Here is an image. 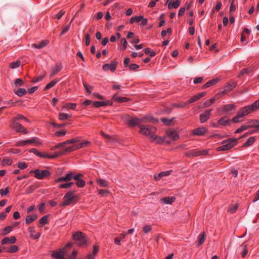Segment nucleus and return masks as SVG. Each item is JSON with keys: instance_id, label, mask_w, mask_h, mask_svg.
<instances>
[{"instance_id": "obj_37", "label": "nucleus", "mask_w": 259, "mask_h": 259, "mask_svg": "<svg viewBox=\"0 0 259 259\" xmlns=\"http://www.w3.org/2000/svg\"><path fill=\"white\" fill-rule=\"evenodd\" d=\"M255 141V138L254 137H250L246 142L243 144V146L248 147L252 145Z\"/></svg>"}, {"instance_id": "obj_64", "label": "nucleus", "mask_w": 259, "mask_h": 259, "mask_svg": "<svg viewBox=\"0 0 259 259\" xmlns=\"http://www.w3.org/2000/svg\"><path fill=\"white\" fill-rule=\"evenodd\" d=\"M64 13L65 12L63 10H61L57 14L55 15V16H53V17L57 19H60Z\"/></svg>"}, {"instance_id": "obj_8", "label": "nucleus", "mask_w": 259, "mask_h": 259, "mask_svg": "<svg viewBox=\"0 0 259 259\" xmlns=\"http://www.w3.org/2000/svg\"><path fill=\"white\" fill-rule=\"evenodd\" d=\"M90 143V142L89 141H84L80 143L65 148L62 152H63V154L66 152H71L78 149L87 146Z\"/></svg>"}, {"instance_id": "obj_55", "label": "nucleus", "mask_w": 259, "mask_h": 259, "mask_svg": "<svg viewBox=\"0 0 259 259\" xmlns=\"http://www.w3.org/2000/svg\"><path fill=\"white\" fill-rule=\"evenodd\" d=\"M36 156L41 158H48L49 154L45 152H40L38 151Z\"/></svg>"}, {"instance_id": "obj_19", "label": "nucleus", "mask_w": 259, "mask_h": 259, "mask_svg": "<svg viewBox=\"0 0 259 259\" xmlns=\"http://www.w3.org/2000/svg\"><path fill=\"white\" fill-rule=\"evenodd\" d=\"M112 99L117 103H124L130 101V99L126 97H122L119 96L117 94H115L112 97Z\"/></svg>"}, {"instance_id": "obj_43", "label": "nucleus", "mask_w": 259, "mask_h": 259, "mask_svg": "<svg viewBox=\"0 0 259 259\" xmlns=\"http://www.w3.org/2000/svg\"><path fill=\"white\" fill-rule=\"evenodd\" d=\"M28 145L27 140H20L16 142L15 146L17 147H23Z\"/></svg>"}, {"instance_id": "obj_1", "label": "nucleus", "mask_w": 259, "mask_h": 259, "mask_svg": "<svg viewBox=\"0 0 259 259\" xmlns=\"http://www.w3.org/2000/svg\"><path fill=\"white\" fill-rule=\"evenodd\" d=\"M259 108V99L255 101L251 105L246 106L242 108L239 109L238 111L237 115L234 117L231 120V122L238 123L241 121L240 118H242L248 114Z\"/></svg>"}, {"instance_id": "obj_58", "label": "nucleus", "mask_w": 259, "mask_h": 259, "mask_svg": "<svg viewBox=\"0 0 259 259\" xmlns=\"http://www.w3.org/2000/svg\"><path fill=\"white\" fill-rule=\"evenodd\" d=\"M93 105L95 107L97 108L105 106L104 101H95L93 103Z\"/></svg>"}, {"instance_id": "obj_33", "label": "nucleus", "mask_w": 259, "mask_h": 259, "mask_svg": "<svg viewBox=\"0 0 259 259\" xmlns=\"http://www.w3.org/2000/svg\"><path fill=\"white\" fill-rule=\"evenodd\" d=\"M206 239V235L205 232H202L198 236V245H202Z\"/></svg>"}, {"instance_id": "obj_3", "label": "nucleus", "mask_w": 259, "mask_h": 259, "mask_svg": "<svg viewBox=\"0 0 259 259\" xmlns=\"http://www.w3.org/2000/svg\"><path fill=\"white\" fill-rule=\"evenodd\" d=\"M72 247L71 243H68L64 247L58 250L52 251V256L55 259H66L65 256L67 255V248Z\"/></svg>"}, {"instance_id": "obj_27", "label": "nucleus", "mask_w": 259, "mask_h": 259, "mask_svg": "<svg viewBox=\"0 0 259 259\" xmlns=\"http://www.w3.org/2000/svg\"><path fill=\"white\" fill-rule=\"evenodd\" d=\"M28 231L30 234V237L34 239H37L39 238L41 235L40 233H37L36 234L34 235L35 232V230L34 229V227H30L28 228Z\"/></svg>"}, {"instance_id": "obj_46", "label": "nucleus", "mask_w": 259, "mask_h": 259, "mask_svg": "<svg viewBox=\"0 0 259 259\" xmlns=\"http://www.w3.org/2000/svg\"><path fill=\"white\" fill-rule=\"evenodd\" d=\"M144 52H145V54L149 55L151 57H154L156 54L154 51L151 50L149 48L145 49Z\"/></svg>"}, {"instance_id": "obj_44", "label": "nucleus", "mask_w": 259, "mask_h": 259, "mask_svg": "<svg viewBox=\"0 0 259 259\" xmlns=\"http://www.w3.org/2000/svg\"><path fill=\"white\" fill-rule=\"evenodd\" d=\"M173 119L174 118L168 119L167 118H162L161 120L165 125H170L172 123Z\"/></svg>"}, {"instance_id": "obj_62", "label": "nucleus", "mask_w": 259, "mask_h": 259, "mask_svg": "<svg viewBox=\"0 0 259 259\" xmlns=\"http://www.w3.org/2000/svg\"><path fill=\"white\" fill-rule=\"evenodd\" d=\"M236 84L235 83L228 84L225 87V91H231L235 88Z\"/></svg>"}, {"instance_id": "obj_31", "label": "nucleus", "mask_w": 259, "mask_h": 259, "mask_svg": "<svg viewBox=\"0 0 259 259\" xmlns=\"http://www.w3.org/2000/svg\"><path fill=\"white\" fill-rule=\"evenodd\" d=\"M99 251V247L97 245H94L93 247V251L92 253L89 254L87 256L88 259H95L96 255Z\"/></svg>"}, {"instance_id": "obj_53", "label": "nucleus", "mask_w": 259, "mask_h": 259, "mask_svg": "<svg viewBox=\"0 0 259 259\" xmlns=\"http://www.w3.org/2000/svg\"><path fill=\"white\" fill-rule=\"evenodd\" d=\"M18 251V247L17 245H14L11 246L8 252L9 253H15Z\"/></svg>"}, {"instance_id": "obj_7", "label": "nucleus", "mask_w": 259, "mask_h": 259, "mask_svg": "<svg viewBox=\"0 0 259 259\" xmlns=\"http://www.w3.org/2000/svg\"><path fill=\"white\" fill-rule=\"evenodd\" d=\"M30 172L34 174L35 178L39 180L44 179L45 178L51 176L50 172L48 170H40L38 169H36L35 170H31Z\"/></svg>"}, {"instance_id": "obj_51", "label": "nucleus", "mask_w": 259, "mask_h": 259, "mask_svg": "<svg viewBox=\"0 0 259 259\" xmlns=\"http://www.w3.org/2000/svg\"><path fill=\"white\" fill-rule=\"evenodd\" d=\"M199 99V97L198 96V95L196 94L193 96L191 98H190L189 100H188L187 101V104H190L193 102H195L198 100Z\"/></svg>"}, {"instance_id": "obj_28", "label": "nucleus", "mask_w": 259, "mask_h": 259, "mask_svg": "<svg viewBox=\"0 0 259 259\" xmlns=\"http://www.w3.org/2000/svg\"><path fill=\"white\" fill-rule=\"evenodd\" d=\"M97 183L100 187H108L109 183L105 179H98L96 180Z\"/></svg>"}, {"instance_id": "obj_35", "label": "nucleus", "mask_w": 259, "mask_h": 259, "mask_svg": "<svg viewBox=\"0 0 259 259\" xmlns=\"http://www.w3.org/2000/svg\"><path fill=\"white\" fill-rule=\"evenodd\" d=\"M151 142L155 141L156 143L161 144L163 142V139L160 137H158L155 134L151 136V138L150 140Z\"/></svg>"}, {"instance_id": "obj_63", "label": "nucleus", "mask_w": 259, "mask_h": 259, "mask_svg": "<svg viewBox=\"0 0 259 259\" xmlns=\"http://www.w3.org/2000/svg\"><path fill=\"white\" fill-rule=\"evenodd\" d=\"M128 67L131 71H135L139 68V66L137 64H131Z\"/></svg>"}, {"instance_id": "obj_15", "label": "nucleus", "mask_w": 259, "mask_h": 259, "mask_svg": "<svg viewBox=\"0 0 259 259\" xmlns=\"http://www.w3.org/2000/svg\"><path fill=\"white\" fill-rule=\"evenodd\" d=\"M207 132V129L204 127H198L192 130L191 134L193 136H203Z\"/></svg>"}, {"instance_id": "obj_57", "label": "nucleus", "mask_w": 259, "mask_h": 259, "mask_svg": "<svg viewBox=\"0 0 259 259\" xmlns=\"http://www.w3.org/2000/svg\"><path fill=\"white\" fill-rule=\"evenodd\" d=\"M66 131L65 130H61L60 131H58L55 133L54 135L56 137H62L64 136L66 134Z\"/></svg>"}, {"instance_id": "obj_45", "label": "nucleus", "mask_w": 259, "mask_h": 259, "mask_svg": "<svg viewBox=\"0 0 259 259\" xmlns=\"http://www.w3.org/2000/svg\"><path fill=\"white\" fill-rule=\"evenodd\" d=\"M73 184H74V183L73 182H69V183H65V184H62L59 186V188H60V189H61V188L68 189V188H70Z\"/></svg>"}, {"instance_id": "obj_10", "label": "nucleus", "mask_w": 259, "mask_h": 259, "mask_svg": "<svg viewBox=\"0 0 259 259\" xmlns=\"http://www.w3.org/2000/svg\"><path fill=\"white\" fill-rule=\"evenodd\" d=\"M11 126L17 133H22L24 134H27L28 133L27 128L24 127L21 123L16 121H13Z\"/></svg>"}, {"instance_id": "obj_50", "label": "nucleus", "mask_w": 259, "mask_h": 259, "mask_svg": "<svg viewBox=\"0 0 259 259\" xmlns=\"http://www.w3.org/2000/svg\"><path fill=\"white\" fill-rule=\"evenodd\" d=\"M79 138L76 137L75 138H73L72 139L67 140V141H65L64 142L65 143V145H66V144H69L75 143L79 142Z\"/></svg>"}, {"instance_id": "obj_25", "label": "nucleus", "mask_w": 259, "mask_h": 259, "mask_svg": "<svg viewBox=\"0 0 259 259\" xmlns=\"http://www.w3.org/2000/svg\"><path fill=\"white\" fill-rule=\"evenodd\" d=\"M180 3L181 0L171 1L168 4V9H177L180 6Z\"/></svg>"}, {"instance_id": "obj_11", "label": "nucleus", "mask_w": 259, "mask_h": 259, "mask_svg": "<svg viewBox=\"0 0 259 259\" xmlns=\"http://www.w3.org/2000/svg\"><path fill=\"white\" fill-rule=\"evenodd\" d=\"M123 119L126 123L131 126H134L135 125H141L139 122V119L137 117L131 118L129 115H125L123 117Z\"/></svg>"}, {"instance_id": "obj_48", "label": "nucleus", "mask_w": 259, "mask_h": 259, "mask_svg": "<svg viewBox=\"0 0 259 259\" xmlns=\"http://www.w3.org/2000/svg\"><path fill=\"white\" fill-rule=\"evenodd\" d=\"M21 62L20 61H17L16 62H13L10 63L9 66L10 68L12 69H15L19 67L20 66Z\"/></svg>"}, {"instance_id": "obj_24", "label": "nucleus", "mask_w": 259, "mask_h": 259, "mask_svg": "<svg viewBox=\"0 0 259 259\" xmlns=\"http://www.w3.org/2000/svg\"><path fill=\"white\" fill-rule=\"evenodd\" d=\"M171 172V170H167L165 171H162L160 172L158 175H155L154 177V179L156 181L159 180L161 178L165 176H169Z\"/></svg>"}, {"instance_id": "obj_60", "label": "nucleus", "mask_w": 259, "mask_h": 259, "mask_svg": "<svg viewBox=\"0 0 259 259\" xmlns=\"http://www.w3.org/2000/svg\"><path fill=\"white\" fill-rule=\"evenodd\" d=\"M135 231L134 228L129 229L127 232H123L122 233V238H124L126 235L128 234H133Z\"/></svg>"}, {"instance_id": "obj_38", "label": "nucleus", "mask_w": 259, "mask_h": 259, "mask_svg": "<svg viewBox=\"0 0 259 259\" xmlns=\"http://www.w3.org/2000/svg\"><path fill=\"white\" fill-rule=\"evenodd\" d=\"M143 19V16L140 15L138 16L133 17L130 19V23L133 24L135 22H139Z\"/></svg>"}, {"instance_id": "obj_34", "label": "nucleus", "mask_w": 259, "mask_h": 259, "mask_svg": "<svg viewBox=\"0 0 259 259\" xmlns=\"http://www.w3.org/2000/svg\"><path fill=\"white\" fill-rule=\"evenodd\" d=\"M13 163V160L9 157H5L2 160V165L3 166L11 165Z\"/></svg>"}, {"instance_id": "obj_14", "label": "nucleus", "mask_w": 259, "mask_h": 259, "mask_svg": "<svg viewBox=\"0 0 259 259\" xmlns=\"http://www.w3.org/2000/svg\"><path fill=\"white\" fill-rule=\"evenodd\" d=\"M81 174H77L74 178V180L76 181V185L78 188H83L85 185V181L81 178L82 177Z\"/></svg>"}, {"instance_id": "obj_9", "label": "nucleus", "mask_w": 259, "mask_h": 259, "mask_svg": "<svg viewBox=\"0 0 259 259\" xmlns=\"http://www.w3.org/2000/svg\"><path fill=\"white\" fill-rule=\"evenodd\" d=\"M234 108L235 105L234 104H228L218 108L217 110L220 115H223L228 114L229 112L234 110Z\"/></svg>"}, {"instance_id": "obj_61", "label": "nucleus", "mask_w": 259, "mask_h": 259, "mask_svg": "<svg viewBox=\"0 0 259 259\" xmlns=\"http://www.w3.org/2000/svg\"><path fill=\"white\" fill-rule=\"evenodd\" d=\"M238 205L237 204H236L234 205H232L229 208V211L231 213H234L236 210L237 209H238Z\"/></svg>"}, {"instance_id": "obj_26", "label": "nucleus", "mask_w": 259, "mask_h": 259, "mask_svg": "<svg viewBox=\"0 0 259 259\" xmlns=\"http://www.w3.org/2000/svg\"><path fill=\"white\" fill-rule=\"evenodd\" d=\"M176 199L175 197H165L161 199L160 201L162 203L170 204L173 203Z\"/></svg>"}, {"instance_id": "obj_17", "label": "nucleus", "mask_w": 259, "mask_h": 259, "mask_svg": "<svg viewBox=\"0 0 259 259\" xmlns=\"http://www.w3.org/2000/svg\"><path fill=\"white\" fill-rule=\"evenodd\" d=\"M211 111L212 109L207 110L205 111L203 114H200V120L201 123H204L210 118Z\"/></svg>"}, {"instance_id": "obj_30", "label": "nucleus", "mask_w": 259, "mask_h": 259, "mask_svg": "<svg viewBox=\"0 0 259 259\" xmlns=\"http://www.w3.org/2000/svg\"><path fill=\"white\" fill-rule=\"evenodd\" d=\"M27 142L28 144H34L36 146H40L42 144V142L36 137L27 140Z\"/></svg>"}, {"instance_id": "obj_59", "label": "nucleus", "mask_w": 259, "mask_h": 259, "mask_svg": "<svg viewBox=\"0 0 259 259\" xmlns=\"http://www.w3.org/2000/svg\"><path fill=\"white\" fill-rule=\"evenodd\" d=\"M152 230V227L150 225H145L143 227V230L146 234L148 233Z\"/></svg>"}, {"instance_id": "obj_40", "label": "nucleus", "mask_w": 259, "mask_h": 259, "mask_svg": "<svg viewBox=\"0 0 259 259\" xmlns=\"http://www.w3.org/2000/svg\"><path fill=\"white\" fill-rule=\"evenodd\" d=\"M15 94L19 97H22L27 93L25 89L20 88L15 92Z\"/></svg>"}, {"instance_id": "obj_2", "label": "nucleus", "mask_w": 259, "mask_h": 259, "mask_svg": "<svg viewBox=\"0 0 259 259\" xmlns=\"http://www.w3.org/2000/svg\"><path fill=\"white\" fill-rule=\"evenodd\" d=\"M78 200V196L75 195V191H70L66 193L63 197V201L60 203L61 206H66L76 204Z\"/></svg>"}, {"instance_id": "obj_13", "label": "nucleus", "mask_w": 259, "mask_h": 259, "mask_svg": "<svg viewBox=\"0 0 259 259\" xmlns=\"http://www.w3.org/2000/svg\"><path fill=\"white\" fill-rule=\"evenodd\" d=\"M117 65V62L115 61H113L109 64H104L102 67V69L105 71L110 70L113 72L116 69Z\"/></svg>"}, {"instance_id": "obj_56", "label": "nucleus", "mask_w": 259, "mask_h": 259, "mask_svg": "<svg viewBox=\"0 0 259 259\" xmlns=\"http://www.w3.org/2000/svg\"><path fill=\"white\" fill-rule=\"evenodd\" d=\"M9 193V188L8 187H6L5 189H0V194L2 196H4L7 195Z\"/></svg>"}, {"instance_id": "obj_29", "label": "nucleus", "mask_w": 259, "mask_h": 259, "mask_svg": "<svg viewBox=\"0 0 259 259\" xmlns=\"http://www.w3.org/2000/svg\"><path fill=\"white\" fill-rule=\"evenodd\" d=\"M37 218L36 214L29 215L25 219V223L27 225L30 224L36 220Z\"/></svg>"}, {"instance_id": "obj_16", "label": "nucleus", "mask_w": 259, "mask_h": 259, "mask_svg": "<svg viewBox=\"0 0 259 259\" xmlns=\"http://www.w3.org/2000/svg\"><path fill=\"white\" fill-rule=\"evenodd\" d=\"M167 135L173 140H177L179 139V135L177 132L172 128H170L166 131Z\"/></svg>"}, {"instance_id": "obj_18", "label": "nucleus", "mask_w": 259, "mask_h": 259, "mask_svg": "<svg viewBox=\"0 0 259 259\" xmlns=\"http://www.w3.org/2000/svg\"><path fill=\"white\" fill-rule=\"evenodd\" d=\"M231 121L226 116L222 117L219 120L218 123L222 126H229L231 125Z\"/></svg>"}, {"instance_id": "obj_36", "label": "nucleus", "mask_w": 259, "mask_h": 259, "mask_svg": "<svg viewBox=\"0 0 259 259\" xmlns=\"http://www.w3.org/2000/svg\"><path fill=\"white\" fill-rule=\"evenodd\" d=\"M60 80L59 79H55L47 84L45 87V90H48L53 87Z\"/></svg>"}, {"instance_id": "obj_52", "label": "nucleus", "mask_w": 259, "mask_h": 259, "mask_svg": "<svg viewBox=\"0 0 259 259\" xmlns=\"http://www.w3.org/2000/svg\"><path fill=\"white\" fill-rule=\"evenodd\" d=\"M65 143L64 142H62V143H60L57 144L55 146H53L51 148V150H55L56 149L61 148L64 147L65 146Z\"/></svg>"}, {"instance_id": "obj_42", "label": "nucleus", "mask_w": 259, "mask_h": 259, "mask_svg": "<svg viewBox=\"0 0 259 259\" xmlns=\"http://www.w3.org/2000/svg\"><path fill=\"white\" fill-rule=\"evenodd\" d=\"M71 115H69L65 113H60L59 114V119L61 120H63L71 117Z\"/></svg>"}, {"instance_id": "obj_47", "label": "nucleus", "mask_w": 259, "mask_h": 259, "mask_svg": "<svg viewBox=\"0 0 259 259\" xmlns=\"http://www.w3.org/2000/svg\"><path fill=\"white\" fill-rule=\"evenodd\" d=\"M17 166L20 169H24L28 167V164L25 162L20 161L17 163Z\"/></svg>"}, {"instance_id": "obj_54", "label": "nucleus", "mask_w": 259, "mask_h": 259, "mask_svg": "<svg viewBox=\"0 0 259 259\" xmlns=\"http://www.w3.org/2000/svg\"><path fill=\"white\" fill-rule=\"evenodd\" d=\"M48 215H47L42 217L39 221V223L42 225L47 224L48 223Z\"/></svg>"}, {"instance_id": "obj_21", "label": "nucleus", "mask_w": 259, "mask_h": 259, "mask_svg": "<svg viewBox=\"0 0 259 259\" xmlns=\"http://www.w3.org/2000/svg\"><path fill=\"white\" fill-rule=\"evenodd\" d=\"M238 249L241 250V254L242 257H244L246 256L248 253L247 245L245 243H243L240 246Z\"/></svg>"}, {"instance_id": "obj_4", "label": "nucleus", "mask_w": 259, "mask_h": 259, "mask_svg": "<svg viewBox=\"0 0 259 259\" xmlns=\"http://www.w3.org/2000/svg\"><path fill=\"white\" fill-rule=\"evenodd\" d=\"M238 139L230 138L222 142V145L217 148L218 151H226L230 149L237 143Z\"/></svg>"}, {"instance_id": "obj_5", "label": "nucleus", "mask_w": 259, "mask_h": 259, "mask_svg": "<svg viewBox=\"0 0 259 259\" xmlns=\"http://www.w3.org/2000/svg\"><path fill=\"white\" fill-rule=\"evenodd\" d=\"M140 130L139 133L140 134L148 136L150 139L151 138V136L153 135L156 132V128L154 126L141 125L139 126Z\"/></svg>"}, {"instance_id": "obj_41", "label": "nucleus", "mask_w": 259, "mask_h": 259, "mask_svg": "<svg viewBox=\"0 0 259 259\" xmlns=\"http://www.w3.org/2000/svg\"><path fill=\"white\" fill-rule=\"evenodd\" d=\"M76 174H75V172L72 171L68 172L65 176L67 181H70L73 179H74V178Z\"/></svg>"}, {"instance_id": "obj_12", "label": "nucleus", "mask_w": 259, "mask_h": 259, "mask_svg": "<svg viewBox=\"0 0 259 259\" xmlns=\"http://www.w3.org/2000/svg\"><path fill=\"white\" fill-rule=\"evenodd\" d=\"M208 149H202V150H193L188 152L187 153V155L189 157H196L201 155H206L208 154Z\"/></svg>"}, {"instance_id": "obj_20", "label": "nucleus", "mask_w": 259, "mask_h": 259, "mask_svg": "<svg viewBox=\"0 0 259 259\" xmlns=\"http://www.w3.org/2000/svg\"><path fill=\"white\" fill-rule=\"evenodd\" d=\"M62 69V65L61 63H58L53 67L51 72V76L55 75L57 73L60 72Z\"/></svg>"}, {"instance_id": "obj_23", "label": "nucleus", "mask_w": 259, "mask_h": 259, "mask_svg": "<svg viewBox=\"0 0 259 259\" xmlns=\"http://www.w3.org/2000/svg\"><path fill=\"white\" fill-rule=\"evenodd\" d=\"M49 41L48 40H44L40 42L38 45L33 44L31 45V47L34 49H40L45 47L48 44Z\"/></svg>"}, {"instance_id": "obj_6", "label": "nucleus", "mask_w": 259, "mask_h": 259, "mask_svg": "<svg viewBox=\"0 0 259 259\" xmlns=\"http://www.w3.org/2000/svg\"><path fill=\"white\" fill-rule=\"evenodd\" d=\"M73 239L75 243L80 246H82L87 244V239L84 234L81 232H76L72 235Z\"/></svg>"}, {"instance_id": "obj_22", "label": "nucleus", "mask_w": 259, "mask_h": 259, "mask_svg": "<svg viewBox=\"0 0 259 259\" xmlns=\"http://www.w3.org/2000/svg\"><path fill=\"white\" fill-rule=\"evenodd\" d=\"M17 241V239L14 236H12L10 238L5 237L2 241V244H6L7 243L13 244L15 243Z\"/></svg>"}, {"instance_id": "obj_49", "label": "nucleus", "mask_w": 259, "mask_h": 259, "mask_svg": "<svg viewBox=\"0 0 259 259\" xmlns=\"http://www.w3.org/2000/svg\"><path fill=\"white\" fill-rule=\"evenodd\" d=\"M13 230V227L11 226H7L4 228L2 235H6L8 234H9L10 232L12 231Z\"/></svg>"}, {"instance_id": "obj_39", "label": "nucleus", "mask_w": 259, "mask_h": 259, "mask_svg": "<svg viewBox=\"0 0 259 259\" xmlns=\"http://www.w3.org/2000/svg\"><path fill=\"white\" fill-rule=\"evenodd\" d=\"M24 120L26 122H29V120L25 117L24 115L21 114H18L16 117H14V120L13 121H17L19 120Z\"/></svg>"}, {"instance_id": "obj_32", "label": "nucleus", "mask_w": 259, "mask_h": 259, "mask_svg": "<svg viewBox=\"0 0 259 259\" xmlns=\"http://www.w3.org/2000/svg\"><path fill=\"white\" fill-rule=\"evenodd\" d=\"M139 122L140 123H148L149 122H154L155 120V119L153 117H151L150 116H145L141 118H139Z\"/></svg>"}]
</instances>
